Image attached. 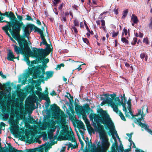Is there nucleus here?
Segmentation results:
<instances>
[{
	"label": "nucleus",
	"mask_w": 152,
	"mask_h": 152,
	"mask_svg": "<svg viewBox=\"0 0 152 152\" xmlns=\"http://www.w3.org/2000/svg\"><path fill=\"white\" fill-rule=\"evenodd\" d=\"M100 114L102 118L95 114H91L90 115V118H94V121L97 123L96 125V123L93 122V126L96 132L99 133L100 139L97 144L98 148L96 147L95 144L92 145L91 149L92 152H106L110 146V143L108 141V139L104 129V126L100 124V122L106 124L110 129L111 134H112V133L115 134L116 137L120 141L117 132L114 129L113 123L109 115L105 111L103 110L101 112Z\"/></svg>",
	"instance_id": "nucleus-1"
},
{
	"label": "nucleus",
	"mask_w": 152,
	"mask_h": 152,
	"mask_svg": "<svg viewBox=\"0 0 152 152\" xmlns=\"http://www.w3.org/2000/svg\"><path fill=\"white\" fill-rule=\"evenodd\" d=\"M115 102H113L109 105L112 107L114 111L116 113H118L119 110L118 108V104L122 105L123 106V110L124 111H125V114L126 116H129L130 115L133 116L131 110V102L130 101H128L127 104H128V109L129 112L126 111V108L125 106V99L121 95V96L116 97L115 99Z\"/></svg>",
	"instance_id": "nucleus-2"
},
{
	"label": "nucleus",
	"mask_w": 152,
	"mask_h": 152,
	"mask_svg": "<svg viewBox=\"0 0 152 152\" xmlns=\"http://www.w3.org/2000/svg\"><path fill=\"white\" fill-rule=\"evenodd\" d=\"M61 122L62 126V129L60 132L61 137L64 140H68L75 143V138L73 132L71 128H70L69 132V126L66 124V119L64 118H61Z\"/></svg>",
	"instance_id": "nucleus-3"
},
{
	"label": "nucleus",
	"mask_w": 152,
	"mask_h": 152,
	"mask_svg": "<svg viewBox=\"0 0 152 152\" xmlns=\"http://www.w3.org/2000/svg\"><path fill=\"white\" fill-rule=\"evenodd\" d=\"M15 39L18 41L20 48H19L15 45L13 44L12 46L14 48V51L17 54L19 53L20 51L24 54L28 55L30 54L31 50L29 47L28 42L26 40L23 38H21L19 37V39H16L14 38Z\"/></svg>",
	"instance_id": "nucleus-4"
},
{
	"label": "nucleus",
	"mask_w": 152,
	"mask_h": 152,
	"mask_svg": "<svg viewBox=\"0 0 152 152\" xmlns=\"http://www.w3.org/2000/svg\"><path fill=\"white\" fill-rule=\"evenodd\" d=\"M56 123L55 121L51 120L47 123L45 122L42 124L41 129L42 130H45L48 128V137L50 140L52 139L53 135V133L56 129H57L56 134L58 135L59 132L60 128L58 126H56Z\"/></svg>",
	"instance_id": "nucleus-5"
},
{
	"label": "nucleus",
	"mask_w": 152,
	"mask_h": 152,
	"mask_svg": "<svg viewBox=\"0 0 152 152\" xmlns=\"http://www.w3.org/2000/svg\"><path fill=\"white\" fill-rule=\"evenodd\" d=\"M16 19L12 21H15V23H11L10 22H7L8 23L9 27H12V28H10L9 31L12 36L16 39H19V32L20 30V27L22 26L23 25V23L18 21Z\"/></svg>",
	"instance_id": "nucleus-6"
},
{
	"label": "nucleus",
	"mask_w": 152,
	"mask_h": 152,
	"mask_svg": "<svg viewBox=\"0 0 152 152\" xmlns=\"http://www.w3.org/2000/svg\"><path fill=\"white\" fill-rule=\"evenodd\" d=\"M11 88L8 84L2 85L0 83V103L6 101L7 98L11 97Z\"/></svg>",
	"instance_id": "nucleus-7"
},
{
	"label": "nucleus",
	"mask_w": 152,
	"mask_h": 152,
	"mask_svg": "<svg viewBox=\"0 0 152 152\" xmlns=\"http://www.w3.org/2000/svg\"><path fill=\"white\" fill-rule=\"evenodd\" d=\"M14 118L12 115L10 118L9 121L11 124V130L13 134L17 135H21L22 132L19 130V126L18 124H19V119H14Z\"/></svg>",
	"instance_id": "nucleus-8"
},
{
	"label": "nucleus",
	"mask_w": 152,
	"mask_h": 152,
	"mask_svg": "<svg viewBox=\"0 0 152 152\" xmlns=\"http://www.w3.org/2000/svg\"><path fill=\"white\" fill-rule=\"evenodd\" d=\"M114 134L112 133V134L113 138L115 141V143L113 144L112 145V152H129V150H124L123 145L121 143L119 146L118 147L116 139L114 137Z\"/></svg>",
	"instance_id": "nucleus-9"
},
{
	"label": "nucleus",
	"mask_w": 152,
	"mask_h": 152,
	"mask_svg": "<svg viewBox=\"0 0 152 152\" xmlns=\"http://www.w3.org/2000/svg\"><path fill=\"white\" fill-rule=\"evenodd\" d=\"M36 61H32L31 62V65L28 67V69L27 70V73L28 75H32L33 74V75L35 76H37L38 75L39 73V69L35 67L33 64H36Z\"/></svg>",
	"instance_id": "nucleus-10"
},
{
	"label": "nucleus",
	"mask_w": 152,
	"mask_h": 152,
	"mask_svg": "<svg viewBox=\"0 0 152 152\" xmlns=\"http://www.w3.org/2000/svg\"><path fill=\"white\" fill-rule=\"evenodd\" d=\"M38 99L37 97L34 94H33L32 96L28 98L26 101V109L28 111L30 109H32V106L34 104V102Z\"/></svg>",
	"instance_id": "nucleus-11"
},
{
	"label": "nucleus",
	"mask_w": 152,
	"mask_h": 152,
	"mask_svg": "<svg viewBox=\"0 0 152 152\" xmlns=\"http://www.w3.org/2000/svg\"><path fill=\"white\" fill-rule=\"evenodd\" d=\"M35 134L32 131H30L29 134L27 135L28 140L31 142H37L39 143H41V141L38 138H35Z\"/></svg>",
	"instance_id": "nucleus-12"
},
{
	"label": "nucleus",
	"mask_w": 152,
	"mask_h": 152,
	"mask_svg": "<svg viewBox=\"0 0 152 152\" xmlns=\"http://www.w3.org/2000/svg\"><path fill=\"white\" fill-rule=\"evenodd\" d=\"M35 56L39 58L40 59H42L47 55L46 52L44 50H38L37 51L35 50L34 51Z\"/></svg>",
	"instance_id": "nucleus-13"
},
{
	"label": "nucleus",
	"mask_w": 152,
	"mask_h": 152,
	"mask_svg": "<svg viewBox=\"0 0 152 152\" xmlns=\"http://www.w3.org/2000/svg\"><path fill=\"white\" fill-rule=\"evenodd\" d=\"M104 96L106 98L104 101H105L106 103L109 104L114 102L113 100L115 98L116 95L115 94H105Z\"/></svg>",
	"instance_id": "nucleus-14"
},
{
	"label": "nucleus",
	"mask_w": 152,
	"mask_h": 152,
	"mask_svg": "<svg viewBox=\"0 0 152 152\" xmlns=\"http://www.w3.org/2000/svg\"><path fill=\"white\" fill-rule=\"evenodd\" d=\"M141 118H137V121L138 123V125L144 128L150 134L152 135V131L149 129L148 128V126L147 125L143 124L141 122Z\"/></svg>",
	"instance_id": "nucleus-15"
},
{
	"label": "nucleus",
	"mask_w": 152,
	"mask_h": 152,
	"mask_svg": "<svg viewBox=\"0 0 152 152\" xmlns=\"http://www.w3.org/2000/svg\"><path fill=\"white\" fill-rule=\"evenodd\" d=\"M34 28V25L29 24L27 26L24 30L25 35L29 39L28 36L29 35V30H31Z\"/></svg>",
	"instance_id": "nucleus-16"
},
{
	"label": "nucleus",
	"mask_w": 152,
	"mask_h": 152,
	"mask_svg": "<svg viewBox=\"0 0 152 152\" xmlns=\"http://www.w3.org/2000/svg\"><path fill=\"white\" fill-rule=\"evenodd\" d=\"M9 12H6L4 13H2V15H6L7 17H9L12 21H14L16 19V18L12 12H10L9 14Z\"/></svg>",
	"instance_id": "nucleus-17"
},
{
	"label": "nucleus",
	"mask_w": 152,
	"mask_h": 152,
	"mask_svg": "<svg viewBox=\"0 0 152 152\" xmlns=\"http://www.w3.org/2000/svg\"><path fill=\"white\" fill-rule=\"evenodd\" d=\"M15 58V56L13 54L11 50H9L7 53V59L9 61H12Z\"/></svg>",
	"instance_id": "nucleus-18"
},
{
	"label": "nucleus",
	"mask_w": 152,
	"mask_h": 152,
	"mask_svg": "<svg viewBox=\"0 0 152 152\" xmlns=\"http://www.w3.org/2000/svg\"><path fill=\"white\" fill-rule=\"evenodd\" d=\"M83 119L85 121L86 124L87 125L88 129L91 132H92L94 131V129L90 126L88 121L86 117H83Z\"/></svg>",
	"instance_id": "nucleus-19"
},
{
	"label": "nucleus",
	"mask_w": 152,
	"mask_h": 152,
	"mask_svg": "<svg viewBox=\"0 0 152 152\" xmlns=\"http://www.w3.org/2000/svg\"><path fill=\"white\" fill-rule=\"evenodd\" d=\"M131 19L134 23H137L138 21L137 16L134 14L132 15Z\"/></svg>",
	"instance_id": "nucleus-20"
},
{
	"label": "nucleus",
	"mask_w": 152,
	"mask_h": 152,
	"mask_svg": "<svg viewBox=\"0 0 152 152\" xmlns=\"http://www.w3.org/2000/svg\"><path fill=\"white\" fill-rule=\"evenodd\" d=\"M137 110V113L135 116H138L139 115H140L141 116L140 117L142 119H143V117H144L145 115L143 114V110H142V112H141V110L140 109H138Z\"/></svg>",
	"instance_id": "nucleus-21"
},
{
	"label": "nucleus",
	"mask_w": 152,
	"mask_h": 152,
	"mask_svg": "<svg viewBox=\"0 0 152 152\" xmlns=\"http://www.w3.org/2000/svg\"><path fill=\"white\" fill-rule=\"evenodd\" d=\"M66 145H68V150H69L70 148H71V149H72L73 148H76L77 147L76 144L75 145H73L70 142H69V143H67Z\"/></svg>",
	"instance_id": "nucleus-22"
},
{
	"label": "nucleus",
	"mask_w": 152,
	"mask_h": 152,
	"mask_svg": "<svg viewBox=\"0 0 152 152\" xmlns=\"http://www.w3.org/2000/svg\"><path fill=\"white\" fill-rule=\"evenodd\" d=\"M47 79L51 77L53 75V72L51 71H48L46 72Z\"/></svg>",
	"instance_id": "nucleus-23"
},
{
	"label": "nucleus",
	"mask_w": 152,
	"mask_h": 152,
	"mask_svg": "<svg viewBox=\"0 0 152 152\" xmlns=\"http://www.w3.org/2000/svg\"><path fill=\"white\" fill-rule=\"evenodd\" d=\"M35 92L39 98H42L45 95L39 91H35Z\"/></svg>",
	"instance_id": "nucleus-24"
},
{
	"label": "nucleus",
	"mask_w": 152,
	"mask_h": 152,
	"mask_svg": "<svg viewBox=\"0 0 152 152\" xmlns=\"http://www.w3.org/2000/svg\"><path fill=\"white\" fill-rule=\"evenodd\" d=\"M117 114L119 115L120 117L121 118L122 120L124 121H126V119L124 116L123 114L120 111H119L118 113H117Z\"/></svg>",
	"instance_id": "nucleus-25"
},
{
	"label": "nucleus",
	"mask_w": 152,
	"mask_h": 152,
	"mask_svg": "<svg viewBox=\"0 0 152 152\" xmlns=\"http://www.w3.org/2000/svg\"><path fill=\"white\" fill-rule=\"evenodd\" d=\"M128 12V9H126L124 10L122 14L123 15L122 17V18H124L126 16Z\"/></svg>",
	"instance_id": "nucleus-26"
},
{
	"label": "nucleus",
	"mask_w": 152,
	"mask_h": 152,
	"mask_svg": "<svg viewBox=\"0 0 152 152\" xmlns=\"http://www.w3.org/2000/svg\"><path fill=\"white\" fill-rule=\"evenodd\" d=\"M52 109L55 111H57L59 109V107L55 104H54L52 106Z\"/></svg>",
	"instance_id": "nucleus-27"
},
{
	"label": "nucleus",
	"mask_w": 152,
	"mask_h": 152,
	"mask_svg": "<svg viewBox=\"0 0 152 152\" xmlns=\"http://www.w3.org/2000/svg\"><path fill=\"white\" fill-rule=\"evenodd\" d=\"M7 23V25L5 26H4L2 28L3 30L4 31H8V30H9L10 28H11L9 27L8 23Z\"/></svg>",
	"instance_id": "nucleus-28"
},
{
	"label": "nucleus",
	"mask_w": 152,
	"mask_h": 152,
	"mask_svg": "<svg viewBox=\"0 0 152 152\" xmlns=\"http://www.w3.org/2000/svg\"><path fill=\"white\" fill-rule=\"evenodd\" d=\"M42 98L44 99H45V100H46L47 102H50V99H49V98L48 96V94H45V95L44 97H43V98Z\"/></svg>",
	"instance_id": "nucleus-29"
},
{
	"label": "nucleus",
	"mask_w": 152,
	"mask_h": 152,
	"mask_svg": "<svg viewBox=\"0 0 152 152\" xmlns=\"http://www.w3.org/2000/svg\"><path fill=\"white\" fill-rule=\"evenodd\" d=\"M79 126L80 129H81L83 130H84L85 126L83 123L82 121L80 122Z\"/></svg>",
	"instance_id": "nucleus-30"
},
{
	"label": "nucleus",
	"mask_w": 152,
	"mask_h": 152,
	"mask_svg": "<svg viewBox=\"0 0 152 152\" xmlns=\"http://www.w3.org/2000/svg\"><path fill=\"white\" fill-rule=\"evenodd\" d=\"M121 40L122 42L124 43H125L127 44H128L129 43L128 41L125 37H122Z\"/></svg>",
	"instance_id": "nucleus-31"
},
{
	"label": "nucleus",
	"mask_w": 152,
	"mask_h": 152,
	"mask_svg": "<svg viewBox=\"0 0 152 152\" xmlns=\"http://www.w3.org/2000/svg\"><path fill=\"white\" fill-rule=\"evenodd\" d=\"M73 22L74 24V25L75 26H79V22L78 21V20L76 19L75 20H73Z\"/></svg>",
	"instance_id": "nucleus-32"
},
{
	"label": "nucleus",
	"mask_w": 152,
	"mask_h": 152,
	"mask_svg": "<svg viewBox=\"0 0 152 152\" xmlns=\"http://www.w3.org/2000/svg\"><path fill=\"white\" fill-rule=\"evenodd\" d=\"M140 57L142 59H143L145 57V59L146 61H147V56L145 57V53H142L141 54Z\"/></svg>",
	"instance_id": "nucleus-33"
},
{
	"label": "nucleus",
	"mask_w": 152,
	"mask_h": 152,
	"mask_svg": "<svg viewBox=\"0 0 152 152\" xmlns=\"http://www.w3.org/2000/svg\"><path fill=\"white\" fill-rule=\"evenodd\" d=\"M124 33L125 34V36H127L128 32L127 31V30L125 28H124L123 29V32L122 33V36L124 35Z\"/></svg>",
	"instance_id": "nucleus-34"
},
{
	"label": "nucleus",
	"mask_w": 152,
	"mask_h": 152,
	"mask_svg": "<svg viewBox=\"0 0 152 152\" xmlns=\"http://www.w3.org/2000/svg\"><path fill=\"white\" fill-rule=\"evenodd\" d=\"M27 18L25 19L26 20H31V21H32L33 20V19L31 17L28 15H26Z\"/></svg>",
	"instance_id": "nucleus-35"
},
{
	"label": "nucleus",
	"mask_w": 152,
	"mask_h": 152,
	"mask_svg": "<svg viewBox=\"0 0 152 152\" xmlns=\"http://www.w3.org/2000/svg\"><path fill=\"white\" fill-rule=\"evenodd\" d=\"M72 31H73V30L74 32L75 33H77V32L78 31L77 29V28L74 26H72Z\"/></svg>",
	"instance_id": "nucleus-36"
},
{
	"label": "nucleus",
	"mask_w": 152,
	"mask_h": 152,
	"mask_svg": "<svg viewBox=\"0 0 152 152\" xmlns=\"http://www.w3.org/2000/svg\"><path fill=\"white\" fill-rule=\"evenodd\" d=\"M143 42L144 43H145L146 44H148V38L147 37L144 38L143 40Z\"/></svg>",
	"instance_id": "nucleus-37"
},
{
	"label": "nucleus",
	"mask_w": 152,
	"mask_h": 152,
	"mask_svg": "<svg viewBox=\"0 0 152 152\" xmlns=\"http://www.w3.org/2000/svg\"><path fill=\"white\" fill-rule=\"evenodd\" d=\"M64 4L63 3H62L60 4L59 6L58 7V9L59 10L61 11L63 7L64 6Z\"/></svg>",
	"instance_id": "nucleus-38"
},
{
	"label": "nucleus",
	"mask_w": 152,
	"mask_h": 152,
	"mask_svg": "<svg viewBox=\"0 0 152 152\" xmlns=\"http://www.w3.org/2000/svg\"><path fill=\"white\" fill-rule=\"evenodd\" d=\"M60 1V0H53V4L55 5H56Z\"/></svg>",
	"instance_id": "nucleus-39"
},
{
	"label": "nucleus",
	"mask_w": 152,
	"mask_h": 152,
	"mask_svg": "<svg viewBox=\"0 0 152 152\" xmlns=\"http://www.w3.org/2000/svg\"><path fill=\"white\" fill-rule=\"evenodd\" d=\"M83 42L86 44H88L89 43L88 40L86 38H83Z\"/></svg>",
	"instance_id": "nucleus-40"
},
{
	"label": "nucleus",
	"mask_w": 152,
	"mask_h": 152,
	"mask_svg": "<svg viewBox=\"0 0 152 152\" xmlns=\"http://www.w3.org/2000/svg\"><path fill=\"white\" fill-rule=\"evenodd\" d=\"M61 20L63 22H66V17L65 16H62Z\"/></svg>",
	"instance_id": "nucleus-41"
},
{
	"label": "nucleus",
	"mask_w": 152,
	"mask_h": 152,
	"mask_svg": "<svg viewBox=\"0 0 152 152\" xmlns=\"http://www.w3.org/2000/svg\"><path fill=\"white\" fill-rule=\"evenodd\" d=\"M17 16L18 20L20 21H21L23 20V17L19 15H17Z\"/></svg>",
	"instance_id": "nucleus-42"
},
{
	"label": "nucleus",
	"mask_w": 152,
	"mask_h": 152,
	"mask_svg": "<svg viewBox=\"0 0 152 152\" xmlns=\"http://www.w3.org/2000/svg\"><path fill=\"white\" fill-rule=\"evenodd\" d=\"M118 34V32H113V33L112 37H116Z\"/></svg>",
	"instance_id": "nucleus-43"
},
{
	"label": "nucleus",
	"mask_w": 152,
	"mask_h": 152,
	"mask_svg": "<svg viewBox=\"0 0 152 152\" xmlns=\"http://www.w3.org/2000/svg\"><path fill=\"white\" fill-rule=\"evenodd\" d=\"M50 94L52 96L53 95L55 96L57 94L54 91H53L52 92H51Z\"/></svg>",
	"instance_id": "nucleus-44"
},
{
	"label": "nucleus",
	"mask_w": 152,
	"mask_h": 152,
	"mask_svg": "<svg viewBox=\"0 0 152 152\" xmlns=\"http://www.w3.org/2000/svg\"><path fill=\"white\" fill-rule=\"evenodd\" d=\"M101 25L102 26H104L105 24V21L104 20H101Z\"/></svg>",
	"instance_id": "nucleus-45"
},
{
	"label": "nucleus",
	"mask_w": 152,
	"mask_h": 152,
	"mask_svg": "<svg viewBox=\"0 0 152 152\" xmlns=\"http://www.w3.org/2000/svg\"><path fill=\"white\" fill-rule=\"evenodd\" d=\"M107 12H103V13H102L99 16V18H103V17H102V16L105 13H107Z\"/></svg>",
	"instance_id": "nucleus-46"
},
{
	"label": "nucleus",
	"mask_w": 152,
	"mask_h": 152,
	"mask_svg": "<svg viewBox=\"0 0 152 152\" xmlns=\"http://www.w3.org/2000/svg\"><path fill=\"white\" fill-rule=\"evenodd\" d=\"M2 13L0 12V22H3V17L2 16Z\"/></svg>",
	"instance_id": "nucleus-47"
},
{
	"label": "nucleus",
	"mask_w": 152,
	"mask_h": 152,
	"mask_svg": "<svg viewBox=\"0 0 152 152\" xmlns=\"http://www.w3.org/2000/svg\"><path fill=\"white\" fill-rule=\"evenodd\" d=\"M42 43L43 45H48L45 40H42V42L41 43V45Z\"/></svg>",
	"instance_id": "nucleus-48"
},
{
	"label": "nucleus",
	"mask_w": 152,
	"mask_h": 152,
	"mask_svg": "<svg viewBox=\"0 0 152 152\" xmlns=\"http://www.w3.org/2000/svg\"><path fill=\"white\" fill-rule=\"evenodd\" d=\"M49 61V59L48 58H46L45 59V60H44L43 63L44 64H46Z\"/></svg>",
	"instance_id": "nucleus-49"
},
{
	"label": "nucleus",
	"mask_w": 152,
	"mask_h": 152,
	"mask_svg": "<svg viewBox=\"0 0 152 152\" xmlns=\"http://www.w3.org/2000/svg\"><path fill=\"white\" fill-rule=\"evenodd\" d=\"M78 6L76 5H74L72 6V7L73 8L75 9L76 10H78Z\"/></svg>",
	"instance_id": "nucleus-50"
},
{
	"label": "nucleus",
	"mask_w": 152,
	"mask_h": 152,
	"mask_svg": "<svg viewBox=\"0 0 152 152\" xmlns=\"http://www.w3.org/2000/svg\"><path fill=\"white\" fill-rule=\"evenodd\" d=\"M38 31L40 35H42L43 34V32L40 29H38Z\"/></svg>",
	"instance_id": "nucleus-51"
},
{
	"label": "nucleus",
	"mask_w": 152,
	"mask_h": 152,
	"mask_svg": "<svg viewBox=\"0 0 152 152\" xmlns=\"http://www.w3.org/2000/svg\"><path fill=\"white\" fill-rule=\"evenodd\" d=\"M139 37H140L142 38L143 36V34L141 32H139Z\"/></svg>",
	"instance_id": "nucleus-52"
},
{
	"label": "nucleus",
	"mask_w": 152,
	"mask_h": 152,
	"mask_svg": "<svg viewBox=\"0 0 152 152\" xmlns=\"http://www.w3.org/2000/svg\"><path fill=\"white\" fill-rule=\"evenodd\" d=\"M53 11L56 15H58V13L56 8H54L53 9Z\"/></svg>",
	"instance_id": "nucleus-53"
},
{
	"label": "nucleus",
	"mask_w": 152,
	"mask_h": 152,
	"mask_svg": "<svg viewBox=\"0 0 152 152\" xmlns=\"http://www.w3.org/2000/svg\"><path fill=\"white\" fill-rule=\"evenodd\" d=\"M0 75L3 78H5L6 77L5 75L3 74V73L2 72H0Z\"/></svg>",
	"instance_id": "nucleus-54"
},
{
	"label": "nucleus",
	"mask_w": 152,
	"mask_h": 152,
	"mask_svg": "<svg viewBox=\"0 0 152 152\" xmlns=\"http://www.w3.org/2000/svg\"><path fill=\"white\" fill-rule=\"evenodd\" d=\"M149 27L150 28H152V20H151L149 24Z\"/></svg>",
	"instance_id": "nucleus-55"
},
{
	"label": "nucleus",
	"mask_w": 152,
	"mask_h": 152,
	"mask_svg": "<svg viewBox=\"0 0 152 152\" xmlns=\"http://www.w3.org/2000/svg\"><path fill=\"white\" fill-rule=\"evenodd\" d=\"M80 27L81 28H83L84 27V25L83 22H81L80 23Z\"/></svg>",
	"instance_id": "nucleus-56"
},
{
	"label": "nucleus",
	"mask_w": 152,
	"mask_h": 152,
	"mask_svg": "<svg viewBox=\"0 0 152 152\" xmlns=\"http://www.w3.org/2000/svg\"><path fill=\"white\" fill-rule=\"evenodd\" d=\"M114 12L117 15L118 14V9H114Z\"/></svg>",
	"instance_id": "nucleus-57"
},
{
	"label": "nucleus",
	"mask_w": 152,
	"mask_h": 152,
	"mask_svg": "<svg viewBox=\"0 0 152 152\" xmlns=\"http://www.w3.org/2000/svg\"><path fill=\"white\" fill-rule=\"evenodd\" d=\"M133 41L135 43L137 41V38H134L133 39Z\"/></svg>",
	"instance_id": "nucleus-58"
},
{
	"label": "nucleus",
	"mask_w": 152,
	"mask_h": 152,
	"mask_svg": "<svg viewBox=\"0 0 152 152\" xmlns=\"http://www.w3.org/2000/svg\"><path fill=\"white\" fill-rule=\"evenodd\" d=\"M41 37V38L42 40H45V38L44 37L43 35V34L42 35H40Z\"/></svg>",
	"instance_id": "nucleus-59"
},
{
	"label": "nucleus",
	"mask_w": 152,
	"mask_h": 152,
	"mask_svg": "<svg viewBox=\"0 0 152 152\" xmlns=\"http://www.w3.org/2000/svg\"><path fill=\"white\" fill-rule=\"evenodd\" d=\"M111 26L112 28L114 29H115L116 28V26L114 25L113 24L111 25Z\"/></svg>",
	"instance_id": "nucleus-60"
},
{
	"label": "nucleus",
	"mask_w": 152,
	"mask_h": 152,
	"mask_svg": "<svg viewBox=\"0 0 152 152\" xmlns=\"http://www.w3.org/2000/svg\"><path fill=\"white\" fill-rule=\"evenodd\" d=\"M37 23L38 25H40L41 24V23L40 22L38 19H37Z\"/></svg>",
	"instance_id": "nucleus-61"
},
{
	"label": "nucleus",
	"mask_w": 152,
	"mask_h": 152,
	"mask_svg": "<svg viewBox=\"0 0 152 152\" xmlns=\"http://www.w3.org/2000/svg\"><path fill=\"white\" fill-rule=\"evenodd\" d=\"M26 61H27V64L28 65H29L30 64V62L29 60L28 59V58L26 59Z\"/></svg>",
	"instance_id": "nucleus-62"
},
{
	"label": "nucleus",
	"mask_w": 152,
	"mask_h": 152,
	"mask_svg": "<svg viewBox=\"0 0 152 152\" xmlns=\"http://www.w3.org/2000/svg\"><path fill=\"white\" fill-rule=\"evenodd\" d=\"M96 22L98 25H99L100 24V21L99 20L96 21Z\"/></svg>",
	"instance_id": "nucleus-63"
},
{
	"label": "nucleus",
	"mask_w": 152,
	"mask_h": 152,
	"mask_svg": "<svg viewBox=\"0 0 152 152\" xmlns=\"http://www.w3.org/2000/svg\"><path fill=\"white\" fill-rule=\"evenodd\" d=\"M136 152H144L143 151H142V150H136Z\"/></svg>",
	"instance_id": "nucleus-64"
}]
</instances>
